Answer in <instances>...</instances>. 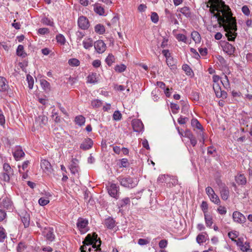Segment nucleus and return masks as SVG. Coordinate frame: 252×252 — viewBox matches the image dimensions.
Segmentation results:
<instances>
[{
  "label": "nucleus",
  "instance_id": "nucleus-1",
  "mask_svg": "<svg viewBox=\"0 0 252 252\" xmlns=\"http://www.w3.org/2000/svg\"><path fill=\"white\" fill-rule=\"evenodd\" d=\"M207 7H210L209 11L211 16V24L207 27L210 32H214L215 29L218 27H223L226 32L225 36L230 41L235 40L237 33L236 19L232 16L230 8L226 5L222 0H209Z\"/></svg>",
  "mask_w": 252,
  "mask_h": 252
},
{
  "label": "nucleus",
  "instance_id": "nucleus-54",
  "mask_svg": "<svg viewBox=\"0 0 252 252\" xmlns=\"http://www.w3.org/2000/svg\"><path fill=\"white\" fill-rule=\"evenodd\" d=\"M151 19L152 21L154 23H157L158 21V16L156 12H152L151 14Z\"/></svg>",
  "mask_w": 252,
  "mask_h": 252
},
{
  "label": "nucleus",
  "instance_id": "nucleus-41",
  "mask_svg": "<svg viewBox=\"0 0 252 252\" xmlns=\"http://www.w3.org/2000/svg\"><path fill=\"white\" fill-rule=\"evenodd\" d=\"M87 82L90 83H95L97 82L96 73H92L88 76Z\"/></svg>",
  "mask_w": 252,
  "mask_h": 252
},
{
  "label": "nucleus",
  "instance_id": "nucleus-17",
  "mask_svg": "<svg viewBox=\"0 0 252 252\" xmlns=\"http://www.w3.org/2000/svg\"><path fill=\"white\" fill-rule=\"evenodd\" d=\"M93 145L92 140L91 138H87L81 144L80 148L83 150H88L92 148Z\"/></svg>",
  "mask_w": 252,
  "mask_h": 252
},
{
  "label": "nucleus",
  "instance_id": "nucleus-6",
  "mask_svg": "<svg viewBox=\"0 0 252 252\" xmlns=\"http://www.w3.org/2000/svg\"><path fill=\"white\" fill-rule=\"evenodd\" d=\"M119 187L116 184L111 183L108 188V191L109 195L116 199L118 197Z\"/></svg>",
  "mask_w": 252,
  "mask_h": 252
},
{
  "label": "nucleus",
  "instance_id": "nucleus-28",
  "mask_svg": "<svg viewBox=\"0 0 252 252\" xmlns=\"http://www.w3.org/2000/svg\"><path fill=\"white\" fill-rule=\"evenodd\" d=\"M236 182L239 185H245L246 183V178L245 176L240 174L236 177Z\"/></svg>",
  "mask_w": 252,
  "mask_h": 252
},
{
  "label": "nucleus",
  "instance_id": "nucleus-38",
  "mask_svg": "<svg viewBox=\"0 0 252 252\" xmlns=\"http://www.w3.org/2000/svg\"><path fill=\"white\" fill-rule=\"evenodd\" d=\"M56 39L57 42L62 45H64L65 42L64 36L61 34H58L56 36Z\"/></svg>",
  "mask_w": 252,
  "mask_h": 252
},
{
  "label": "nucleus",
  "instance_id": "nucleus-32",
  "mask_svg": "<svg viewBox=\"0 0 252 252\" xmlns=\"http://www.w3.org/2000/svg\"><path fill=\"white\" fill-rule=\"evenodd\" d=\"M69 169L71 173L74 175H75L78 173V166L74 162H73L70 164Z\"/></svg>",
  "mask_w": 252,
  "mask_h": 252
},
{
  "label": "nucleus",
  "instance_id": "nucleus-42",
  "mask_svg": "<svg viewBox=\"0 0 252 252\" xmlns=\"http://www.w3.org/2000/svg\"><path fill=\"white\" fill-rule=\"evenodd\" d=\"M94 11L99 15H102L104 13V8L98 5H96L94 7Z\"/></svg>",
  "mask_w": 252,
  "mask_h": 252
},
{
  "label": "nucleus",
  "instance_id": "nucleus-43",
  "mask_svg": "<svg viewBox=\"0 0 252 252\" xmlns=\"http://www.w3.org/2000/svg\"><path fill=\"white\" fill-rule=\"evenodd\" d=\"M210 200L216 204H219L220 202L218 196L215 192L210 196Z\"/></svg>",
  "mask_w": 252,
  "mask_h": 252
},
{
  "label": "nucleus",
  "instance_id": "nucleus-25",
  "mask_svg": "<svg viewBox=\"0 0 252 252\" xmlns=\"http://www.w3.org/2000/svg\"><path fill=\"white\" fill-rule=\"evenodd\" d=\"M204 219L206 225L210 227L213 223L212 217L209 214H204Z\"/></svg>",
  "mask_w": 252,
  "mask_h": 252
},
{
  "label": "nucleus",
  "instance_id": "nucleus-49",
  "mask_svg": "<svg viewBox=\"0 0 252 252\" xmlns=\"http://www.w3.org/2000/svg\"><path fill=\"white\" fill-rule=\"evenodd\" d=\"M201 208L204 213V214H208V204L206 201H202L201 205Z\"/></svg>",
  "mask_w": 252,
  "mask_h": 252
},
{
  "label": "nucleus",
  "instance_id": "nucleus-47",
  "mask_svg": "<svg viewBox=\"0 0 252 252\" xmlns=\"http://www.w3.org/2000/svg\"><path fill=\"white\" fill-rule=\"evenodd\" d=\"M228 236L230 239H231L233 241H234L236 240L235 239L238 236V232L236 231L234 232H229L228 233Z\"/></svg>",
  "mask_w": 252,
  "mask_h": 252
},
{
  "label": "nucleus",
  "instance_id": "nucleus-27",
  "mask_svg": "<svg viewBox=\"0 0 252 252\" xmlns=\"http://www.w3.org/2000/svg\"><path fill=\"white\" fill-rule=\"evenodd\" d=\"M17 55L18 56L24 58L27 56V54L25 52L24 50V46L22 45H19L16 50Z\"/></svg>",
  "mask_w": 252,
  "mask_h": 252
},
{
  "label": "nucleus",
  "instance_id": "nucleus-9",
  "mask_svg": "<svg viewBox=\"0 0 252 252\" xmlns=\"http://www.w3.org/2000/svg\"><path fill=\"white\" fill-rule=\"evenodd\" d=\"M41 168L47 174H50L52 172L53 169L51 163L46 159H42L40 162Z\"/></svg>",
  "mask_w": 252,
  "mask_h": 252
},
{
  "label": "nucleus",
  "instance_id": "nucleus-11",
  "mask_svg": "<svg viewBox=\"0 0 252 252\" xmlns=\"http://www.w3.org/2000/svg\"><path fill=\"white\" fill-rule=\"evenodd\" d=\"M88 224V221L87 220L79 218L77 220V227L81 232L84 233L86 231V227Z\"/></svg>",
  "mask_w": 252,
  "mask_h": 252
},
{
  "label": "nucleus",
  "instance_id": "nucleus-36",
  "mask_svg": "<svg viewBox=\"0 0 252 252\" xmlns=\"http://www.w3.org/2000/svg\"><path fill=\"white\" fill-rule=\"evenodd\" d=\"M168 180L170 181V179H169V176L166 175H160L158 178V182L159 183H166L168 182Z\"/></svg>",
  "mask_w": 252,
  "mask_h": 252
},
{
  "label": "nucleus",
  "instance_id": "nucleus-7",
  "mask_svg": "<svg viewBox=\"0 0 252 252\" xmlns=\"http://www.w3.org/2000/svg\"><path fill=\"white\" fill-rule=\"evenodd\" d=\"M191 126L193 127H195L197 129L200 130V132L198 133L199 136L201 137L202 140L203 142L204 141V133L203 132V128L201 124L199 122V121L196 119H193L191 121Z\"/></svg>",
  "mask_w": 252,
  "mask_h": 252
},
{
  "label": "nucleus",
  "instance_id": "nucleus-58",
  "mask_svg": "<svg viewBox=\"0 0 252 252\" xmlns=\"http://www.w3.org/2000/svg\"><path fill=\"white\" fill-rule=\"evenodd\" d=\"M183 69L186 72L187 75H190L192 72L191 69L188 64H184L183 65Z\"/></svg>",
  "mask_w": 252,
  "mask_h": 252
},
{
  "label": "nucleus",
  "instance_id": "nucleus-8",
  "mask_svg": "<svg viewBox=\"0 0 252 252\" xmlns=\"http://www.w3.org/2000/svg\"><path fill=\"white\" fill-rule=\"evenodd\" d=\"M78 25L82 30H87L90 27V23L88 19L85 16H82L78 19Z\"/></svg>",
  "mask_w": 252,
  "mask_h": 252
},
{
  "label": "nucleus",
  "instance_id": "nucleus-53",
  "mask_svg": "<svg viewBox=\"0 0 252 252\" xmlns=\"http://www.w3.org/2000/svg\"><path fill=\"white\" fill-rule=\"evenodd\" d=\"M150 239H149L148 238H147V239L140 238V239H138V244L141 246L145 245L150 243Z\"/></svg>",
  "mask_w": 252,
  "mask_h": 252
},
{
  "label": "nucleus",
  "instance_id": "nucleus-61",
  "mask_svg": "<svg viewBox=\"0 0 252 252\" xmlns=\"http://www.w3.org/2000/svg\"><path fill=\"white\" fill-rule=\"evenodd\" d=\"M190 50V52L193 54V57L194 58H195L196 59H198L200 58V56L195 49H194V48H191Z\"/></svg>",
  "mask_w": 252,
  "mask_h": 252
},
{
  "label": "nucleus",
  "instance_id": "nucleus-22",
  "mask_svg": "<svg viewBox=\"0 0 252 252\" xmlns=\"http://www.w3.org/2000/svg\"><path fill=\"white\" fill-rule=\"evenodd\" d=\"M21 219L25 227H28L30 225V215L27 213H25L21 216Z\"/></svg>",
  "mask_w": 252,
  "mask_h": 252
},
{
  "label": "nucleus",
  "instance_id": "nucleus-29",
  "mask_svg": "<svg viewBox=\"0 0 252 252\" xmlns=\"http://www.w3.org/2000/svg\"><path fill=\"white\" fill-rule=\"evenodd\" d=\"M192 39L195 43H199L200 42L201 37L199 33L196 31H193L191 34Z\"/></svg>",
  "mask_w": 252,
  "mask_h": 252
},
{
  "label": "nucleus",
  "instance_id": "nucleus-62",
  "mask_svg": "<svg viewBox=\"0 0 252 252\" xmlns=\"http://www.w3.org/2000/svg\"><path fill=\"white\" fill-rule=\"evenodd\" d=\"M218 211L220 215H224L226 213V208L224 207L221 206H219V207L218 208Z\"/></svg>",
  "mask_w": 252,
  "mask_h": 252
},
{
  "label": "nucleus",
  "instance_id": "nucleus-30",
  "mask_svg": "<svg viewBox=\"0 0 252 252\" xmlns=\"http://www.w3.org/2000/svg\"><path fill=\"white\" fill-rule=\"evenodd\" d=\"M40 84L42 88L44 90L46 91H49L50 90V83L45 79H42L40 80Z\"/></svg>",
  "mask_w": 252,
  "mask_h": 252
},
{
  "label": "nucleus",
  "instance_id": "nucleus-40",
  "mask_svg": "<svg viewBox=\"0 0 252 252\" xmlns=\"http://www.w3.org/2000/svg\"><path fill=\"white\" fill-rule=\"evenodd\" d=\"M6 238V233L5 229L0 226V242H3L4 240Z\"/></svg>",
  "mask_w": 252,
  "mask_h": 252
},
{
  "label": "nucleus",
  "instance_id": "nucleus-39",
  "mask_svg": "<svg viewBox=\"0 0 252 252\" xmlns=\"http://www.w3.org/2000/svg\"><path fill=\"white\" fill-rule=\"evenodd\" d=\"M206 238L205 237V235L203 234H200L198 235V236L196 237V241L197 242L201 245L203 242H205L206 241Z\"/></svg>",
  "mask_w": 252,
  "mask_h": 252
},
{
  "label": "nucleus",
  "instance_id": "nucleus-13",
  "mask_svg": "<svg viewBox=\"0 0 252 252\" xmlns=\"http://www.w3.org/2000/svg\"><path fill=\"white\" fill-rule=\"evenodd\" d=\"M0 206L7 210L12 209V203L10 199L6 197L0 199Z\"/></svg>",
  "mask_w": 252,
  "mask_h": 252
},
{
  "label": "nucleus",
  "instance_id": "nucleus-3",
  "mask_svg": "<svg viewBox=\"0 0 252 252\" xmlns=\"http://www.w3.org/2000/svg\"><path fill=\"white\" fill-rule=\"evenodd\" d=\"M118 180L119 181L120 185L125 188L132 189L137 185V179L129 176L126 177H119L118 178Z\"/></svg>",
  "mask_w": 252,
  "mask_h": 252
},
{
  "label": "nucleus",
  "instance_id": "nucleus-5",
  "mask_svg": "<svg viewBox=\"0 0 252 252\" xmlns=\"http://www.w3.org/2000/svg\"><path fill=\"white\" fill-rule=\"evenodd\" d=\"M217 183L220 187V193L221 198L224 200H227L229 196L228 188L224 184L222 183L220 180L217 181Z\"/></svg>",
  "mask_w": 252,
  "mask_h": 252
},
{
  "label": "nucleus",
  "instance_id": "nucleus-18",
  "mask_svg": "<svg viewBox=\"0 0 252 252\" xmlns=\"http://www.w3.org/2000/svg\"><path fill=\"white\" fill-rule=\"evenodd\" d=\"M8 88L9 86L6 79L3 77L0 76V91H7Z\"/></svg>",
  "mask_w": 252,
  "mask_h": 252
},
{
  "label": "nucleus",
  "instance_id": "nucleus-48",
  "mask_svg": "<svg viewBox=\"0 0 252 252\" xmlns=\"http://www.w3.org/2000/svg\"><path fill=\"white\" fill-rule=\"evenodd\" d=\"M27 79L28 82L29 88L30 89H32L34 83V80L33 78L30 75H28L27 76Z\"/></svg>",
  "mask_w": 252,
  "mask_h": 252
},
{
  "label": "nucleus",
  "instance_id": "nucleus-57",
  "mask_svg": "<svg viewBox=\"0 0 252 252\" xmlns=\"http://www.w3.org/2000/svg\"><path fill=\"white\" fill-rule=\"evenodd\" d=\"M49 202V200L44 198H40L38 200V203L41 206H45Z\"/></svg>",
  "mask_w": 252,
  "mask_h": 252
},
{
  "label": "nucleus",
  "instance_id": "nucleus-44",
  "mask_svg": "<svg viewBox=\"0 0 252 252\" xmlns=\"http://www.w3.org/2000/svg\"><path fill=\"white\" fill-rule=\"evenodd\" d=\"M68 63L72 66H77L80 64V62L76 59H71L69 60Z\"/></svg>",
  "mask_w": 252,
  "mask_h": 252
},
{
  "label": "nucleus",
  "instance_id": "nucleus-15",
  "mask_svg": "<svg viewBox=\"0 0 252 252\" xmlns=\"http://www.w3.org/2000/svg\"><path fill=\"white\" fill-rule=\"evenodd\" d=\"M132 126L133 130L135 132H140L142 130L144 126L142 122L138 119H134L132 121Z\"/></svg>",
  "mask_w": 252,
  "mask_h": 252
},
{
  "label": "nucleus",
  "instance_id": "nucleus-64",
  "mask_svg": "<svg viewBox=\"0 0 252 252\" xmlns=\"http://www.w3.org/2000/svg\"><path fill=\"white\" fill-rule=\"evenodd\" d=\"M76 35L77 36V40L80 41L82 38L84 36V33L78 31L76 32Z\"/></svg>",
  "mask_w": 252,
  "mask_h": 252
},
{
  "label": "nucleus",
  "instance_id": "nucleus-16",
  "mask_svg": "<svg viewBox=\"0 0 252 252\" xmlns=\"http://www.w3.org/2000/svg\"><path fill=\"white\" fill-rule=\"evenodd\" d=\"M222 47L223 51L229 55H233L235 51V47L227 42H226Z\"/></svg>",
  "mask_w": 252,
  "mask_h": 252
},
{
  "label": "nucleus",
  "instance_id": "nucleus-37",
  "mask_svg": "<svg viewBox=\"0 0 252 252\" xmlns=\"http://www.w3.org/2000/svg\"><path fill=\"white\" fill-rule=\"evenodd\" d=\"M222 85L225 89H228L230 87L229 83L228 81V77L226 75H224L222 80L220 81Z\"/></svg>",
  "mask_w": 252,
  "mask_h": 252
},
{
  "label": "nucleus",
  "instance_id": "nucleus-50",
  "mask_svg": "<svg viewBox=\"0 0 252 252\" xmlns=\"http://www.w3.org/2000/svg\"><path fill=\"white\" fill-rule=\"evenodd\" d=\"M176 37V39L179 41H182L185 43H186V42H187V37L183 34H181V33L178 34H177Z\"/></svg>",
  "mask_w": 252,
  "mask_h": 252
},
{
  "label": "nucleus",
  "instance_id": "nucleus-63",
  "mask_svg": "<svg viewBox=\"0 0 252 252\" xmlns=\"http://www.w3.org/2000/svg\"><path fill=\"white\" fill-rule=\"evenodd\" d=\"M189 121V119L187 117H180L178 119V122L181 124V125H183V124H185L186 123V122Z\"/></svg>",
  "mask_w": 252,
  "mask_h": 252
},
{
  "label": "nucleus",
  "instance_id": "nucleus-10",
  "mask_svg": "<svg viewBox=\"0 0 252 252\" xmlns=\"http://www.w3.org/2000/svg\"><path fill=\"white\" fill-rule=\"evenodd\" d=\"M232 217L234 221L237 223H243L246 221L245 216L238 211L234 212Z\"/></svg>",
  "mask_w": 252,
  "mask_h": 252
},
{
  "label": "nucleus",
  "instance_id": "nucleus-55",
  "mask_svg": "<svg viewBox=\"0 0 252 252\" xmlns=\"http://www.w3.org/2000/svg\"><path fill=\"white\" fill-rule=\"evenodd\" d=\"M167 244H168L167 240H166L165 239H162L159 241L158 245H159V247L160 249H164L167 247Z\"/></svg>",
  "mask_w": 252,
  "mask_h": 252
},
{
  "label": "nucleus",
  "instance_id": "nucleus-45",
  "mask_svg": "<svg viewBox=\"0 0 252 252\" xmlns=\"http://www.w3.org/2000/svg\"><path fill=\"white\" fill-rule=\"evenodd\" d=\"M102 104L101 100L98 99L94 100L92 101V106L94 108H98L100 107Z\"/></svg>",
  "mask_w": 252,
  "mask_h": 252
},
{
  "label": "nucleus",
  "instance_id": "nucleus-2",
  "mask_svg": "<svg viewBox=\"0 0 252 252\" xmlns=\"http://www.w3.org/2000/svg\"><path fill=\"white\" fill-rule=\"evenodd\" d=\"M83 245L81 246L80 249L81 252H96L100 250L101 244L100 239L97 238V235L96 233L93 234H88L83 242Z\"/></svg>",
  "mask_w": 252,
  "mask_h": 252
},
{
  "label": "nucleus",
  "instance_id": "nucleus-46",
  "mask_svg": "<svg viewBox=\"0 0 252 252\" xmlns=\"http://www.w3.org/2000/svg\"><path fill=\"white\" fill-rule=\"evenodd\" d=\"M126 69V66L123 64L117 65L115 67V70L118 72L124 71Z\"/></svg>",
  "mask_w": 252,
  "mask_h": 252
},
{
  "label": "nucleus",
  "instance_id": "nucleus-4",
  "mask_svg": "<svg viewBox=\"0 0 252 252\" xmlns=\"http://www.w3.org/2000/svg\"><path fill=\"white\" fill-rule=\"evenodd\" d=\"M3 172L1 173V179L3 181L9 182L10 177L13 175V170L8 163H4L3 165Z\"/></svg>",
  "mask_w": 252,
  "mask_h": 252
},
{
  "label": "nucleus",
  "instance_id": "nucleus-60",
  "mask_svg": "<svg viewBox=\"0 0 252 252\" xmlns=\"http://www.w3.org/2000/svg\"><path fill=\"white\" fill-rule=\"evenodd\" d=\"M242 11L246 16H249L250 14V10L247 5H244L242 7Z\"/></svg>",
  "mask_w": 252,
  "mask_h": 252
},
{
  "label": "nucleus",
  "instance_id": "nucleus-20",
  "mask_svg": "<svg viewBox=\"0 0 252 252\" xmlns=\"http://www.w3.org/2000/svg\"><path fill=\"white\" fill-rule=\"evenodd\" d=\"M25 156V153L21 149V147H18L13 153V156L16 160H19L21 158Z\"/></svg>",
  "mask_w": 252,
  "mask_h": 252
},
{
  "label": "nucleus",
  "instance_id": "nucleus-59",
  "mask_svg": "<svg viewBox=\"0 0 252 252\" xmlns=\"http://www.w3.org/2000/svg\"><path fill=\"white\" fill-rule=\"evenodd\" d=\"M128 165V160L126 158H122L120 161V167H126Z\"/></svg>",
  "mask_w": 252,
  "mask_h": 252
},
{
  "label": "nucleus",
  "instance_id": "nucleus-34",
  "mask_svg": "<svg viewBox=\"0 0 252 252\" xmlns=\"http://www.w3.org/2000/svg\"><path fill=\"white\" fill-rule=\"evenodd\" d=\"M180 11L187 17H190L191 13L188 7L185 6L180 9Z\"/></svg>",
  "mask_w": 252,
  "mask_h": 252
},
{
  "label": "nucleus",
  "instance_id": "nucleus-51",
  "mask_svg": "<svg viewBox=\"0 0 252 252\" xmlns=\"http://www.w3.org/2000/svg\"><path fill=\"white\" fill-rule=\"evenodd\" d=\"M213 89L216 94V96L217 94H219L221 89L219 83H214L213 85Z\"/></svg>",
  "mask_w": 252,
  "mask_h": 252
},
{
  "label": "nucleus",
  "instance_id": "nucleus-35",
  "mask_svg": "<svg viewBox=\"0 0 252 252\" xmlns=\"http://www.w3.org/2000/svg\"><path fill=\"white\" fill-rule=\"evenodd\" d=\"M119 18L117 16H114L111 20L110 22L107 23L108 26H112V27H115L117 23H119Z\"/></svg>",
  "mask_w": 252,
  "mask_h": 252
},
{
  "label": "nucleus",
  "instance_id": "nucleus-33",
  "mask_svg": "<svg viewBox=\"0 0 252 252\" xmlns=\"http://www.w3.org/2000/svg\"><path fill=\"white\" fill-rule=\"evenodd\" d=\"M115 61V58L112 54H109L105 59V62L108 65L110 66Z\"/></svg>",
  "mask_w": 252,
  "mask_h": 252
},
{
  "label": "nucleus",
  "instance_id": "nucleus-23",
  "mask_svg": "<svg viewBox=\"0 0 252 252\" xmlns=\"http://www.w3.org/2000/svg\"><path fill=\"white\" fill-rule=\"evenodd\" d=\"M35 121L38 122L41 126H43L47 124L48 118L44 115H40L36 118Z\"/></svg>",
  "mask_w": 252,
  "mask_h": 252
},
{
  "label": "nucleus",
  "instance_id": "nucleus-19",
  "mask_svg": "<svg viewBox=\"0 0 252 252\" xmlns=\"http://www.w3.org/2000/svg\"><path fill=\"white\" fill-rule=\"evenodd\" d=\"M104 225L108 229H113L116 225L115 220L111 217H108L104 220Z\"/></svg>",
  "mask_w": 252,
  "mask_h": 252
},
{
  "label": "nucleus",
  "instance_id": "nucleus-24",
  "mask_svg": "<svg viewBox=\"0 0 252 252\" xmlns=\"http://www.w3.org/2000/svg\"><path fill=\"white\" fill-rule=\"evenodd\" d=\"M74 121L76 124L82 126L85 123V118L82 115H79L75 117Z\"/></svg>",
  "mask_w": 252,
  "mask_h": 252
},
{
  "label": "nucleus",
  "instance_id": "nucleus-26",
  "mask_svg": "<svg viewBox=\"0 0 252 252\" xmlns=\"http://www.w3.org/2000/svg\"><path fill=\"white\" fill-rule=\"evenodd\" d=\"M130 202V199L128 197H126L119 201L118 204L119 208H124L127 205L129 204Z\"/></svg>",
  "mask_w": 252,
  "mask_h": 252
},
{
  "label": "nucleus",
  "instance_id": "nucleus-52",
  "mask_svg": "<svg viewBox=\"0 0 252 252\" xmlns=\"http://www.w3.org/2000/svg\"><path fill=\"white\" fill-rule=\"evenodd\" d=\"M113 118L115 121L120 120L122 118V114L119 111H115L113 114Z\"/></svg>",
  "mask_w": 252,
  "mask_h": 252
},
{
  "label": "nucleus",
  "instance_id": "nucleus-12",
  "mask_svg": "<svg viewBox=\"0 0 252 252\" xmlns=\"http://www.w3.org/2000/svg\"><path fill=\"white\" fill-rule=\"evenodd\" d=\"M94 47L98 53H102L106 50V45L104 42L101 40L96 41L94 43Z\"/></svg>",
  "mask_w": 252,
  "mask_h": 252
},
{
  "label": "nucleus",
  "instance_id": "nucleus-56",
  "mask_svg": "<svg viewBox=\"0 0 252 252\" xmlns=\"http://www.w3.org/2000/svg\"><path fill=\"white\" fill-rule=\"evenodd\" d=\"M170 107L173 113H177V111L179 109V106L176 103H171Z\"/></svg>",
  "mask_w": 252,
  "mask_h": 252
},
{
  "label": "nucleus",
  "instance_id": "nucleus-21",
  "mask_svg": "<svg viewBox=\"0 0 252 252\" xmlns=\"http://www.w3.org/2000/svg\"><path fill=\"white\" fill-rule=\"evenodd\" d=\"M83 47L86 49H90L93 47L94 43L91 38H85L83 41Z\"/></svg>",
  "mask_w": 252,
  "mask_h": 252
},
{
  "label": "nucleus",
  "instance_id": "nucleus-31",
  "mask_svg": "<svg viewBox=\"0 0 252 252\" xmlns=\"http://www.w3.org/2000/svg\"><path fill=\"white\" fill-rule=\"evenodd\" d=\"M95 32L100 34H103L105 32L104 27L101 24H97L94 27Z\"/></svg>",
  "mask_w": 252,
  "mask_h": 252
},
{
  "label": "nucleus",
  "instance_id": "nucleus-14",
  "mask_svg": "<svg viewBox=\"0 0 252 252\" xmlns=\"http://www.w3.org/2000/svg\"><path fill=\"white\" fill-rule=\"evenodd\" d=\"M53 228L51 227H45L43 231V235L50 241H52L55 238V235L53 233Z\"/></svg>",
  "mask_w": 252,
  "mask_h": 252
}]
</instances>
